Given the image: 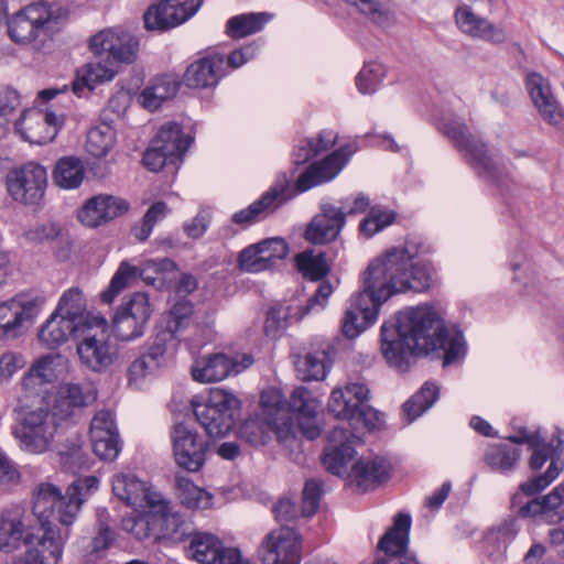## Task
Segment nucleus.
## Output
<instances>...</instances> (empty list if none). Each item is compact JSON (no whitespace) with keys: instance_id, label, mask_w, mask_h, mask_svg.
Returning <instances> with one entry per match:
<instances>
[{"instance_id":"8fccbe9b","label":"nucleus","mask_w":564,"mask_h":564,"mask_svg":"<svg viewBox=\"0 0 564 564\" xmlns=\"http://www.w3.org/2000/svg\"><path fill=\"white\" fill-rule=\"evenodd\" d=\"M138 274L140 275V270L137 267L130 265L128 262H121L109 286L101 293V301L107 304L111 303L120 292L137 279Z\"/></svg>"},{"instance_id":"f257e3e1","label":"nucleus","mask_w":564,"mask_h":564,"mask_svg":"<svg viewBox=\"0 0 564 564\" xmlns=\"http://www.w3.org/2000/svg\"><path fill=\"white\" fill-rule=\"evenodd\" d=\"M410 242L393 247L370 262L364 272V290L352 295L341 319V333L356 338L378 317L379 307L397 293L424 292L433 283L431 268L414 261Z\"/></svg>"},{"instance_id":"bb28decb","label":"nucleus","mask_w":564,"mask_h":564,"mask_svg":"<svg viewBox=\"0 0 564 564\" xmlns=\"http://www.w3.org/2000/svg\"><path fill=\"white\" fill-rule=\"evenodd\" d=\"M344 207L325 203L321 212L308 224L305 238L314 245H323L335 240L346 224Z\"/></svg>"},{"instance_id":"de8ad7c7","label":"nucleus","mask_w":564,"mask_h":564,"mask_svg":"<svg viewBox=\"0 0 564 564\" xmlns=\"http://www.w3.org/2000/svg\"><path fill=\"white\" fill-rule=\"evenodd\" d=\"M440 389L436 384L426 382L421 390L408 400L403 408L410 421L415 420L430 409L438 399Z\"/></svg>"},{"instance_id":"052dcab7","label":"nucleus","mask_w":564,"mask_h":564,"mask_svg":"<svg viewBox=\"0 0 564 564\" xmlns=\"http://www.w3.org/2000/svg\"><path fill=\"white\" fill-rule=\"evenodd\" d=\"M289 402L291 409L302 416H315L319 406V401L304 387L295 388Z\"/></svg>"},{"instance_id":"79ce46f5","label":"nucleus","mask_w":564,"mask_h":564,"mask_svg":"<svg viewBox=\"0 0 564 564\" xmlns=\"http://www.w3.org/2000/svg\"><path fill=\"white\" fill-rule=\"evenodd\" d=\"M85 176L83 162L75 156L61 158L53 171L54 182L57 186L65 189L78 187Z\"/></svg>"},{"instance_id":"9b49d317","label":"nucleus","mask_w":564,"mask_h":564,"mask_svg":"<svg viewBox=\"0 0 564 564\" xmlns=\"http://www.w3.org/2000/svg\"><path fill=\"white\" fill-rule=\"evenodd\" d=\"M173 457L176 465L196 473L203 468L208 453L207 441L186 422L175 423L170 431Z\"/></svg>"},{"instance_id":"a18cd8bd","label":"nucleus","mask_w":564,"mask_h":564,"mask_svg":"<svg viewBox=\"0 0 564 564\" xmlns=\"http://www.w3.org/2000/svg\"><path fill=\"white\" fill-rule=\"evenodd\" d=\"M296 371L304 381L323 380L328 371L327 354L318 350L306 354L295 362Z\"/></svg>"},{"instance_id":"aec40b11","label":"nucleus","mask_w":564,"mask_h":564,"mask_svg":"<svg viewBox=\"0 0 564 564\" xmlns=\"http://www.w3.org/2000/svg\"><path fill=\"white\" fill-rule=\"evenodd\" d=\"M202 3L203 0H161L144 12V26L158 31L174 28L193 17Z\"/></svg>"},{"instance_id":"412c9836","label":"nucleus","mask_w":564,"mask_h":564,"mask_svg":"<svg viewBox=\"0 0 564 564\" xmlns=\"http://www.w3.org/2000/svg\"><path fill=\"white\" fill-rule=\"evenodd\" d=\"M90 50L96 55H106L113 64H129L137 58L138 41L129 32L106 29L90 39Z\"/></svg>"},{"instance_id":"f03ea898","label":"nucleus","mask_w":564,"mask_h":564,"mask_svg":"<svg viewBox=\"0 0 564 564\" xmlns=\"http://www.w3.org/2000/svg\"><path fill=\"white\" fill-rule=\"evenodd\" d=\"M381 352L387 362L404 372L414 355L436 354L447 366L465 352L463 335L449 333L437 311L427 304L399 313L397 325L381 326Z\"/></svg>"},{"instance_id":"72a5a7b5","label":"nucleus","mask_w":564,"mask_h":564,"mask_svg":"<svg viewBox=\"0 0 564 564\" xmlns=\"http://www.w3.org/2000/svg\"><path fill=\"white\" fill-rule=\"evenodd\" d=\"M224 76V58L210 55L192 63L185 74L184 83L191 88H207L216 86Z\"/></svg>"},{"instance_id":"ea45409f","label":"nucleus","mask_w":564,"mask_h":564,"mask_svg":"<svg viewBox=\"0 0 564 564\" xmlns=\"http://www.w3.org/2000/svg\"><path fill=\"white\" fill-rule=\"evenodd\" d=\"M175 481L176 495L183 506L193 510H205L212 507L213 496L208 491L184 476H176Z\"/></svg>"},{"instance_id":"6e6d98bb","label":"nucleus","mask_w":564,"mask_h":564,"mask_svg":"<svg viewBox=\"0 0 564 564\" xmlns=\"http://www.w3.org/2000/svg\"><path fill=\"white\" fill-rule=\"evenodd\" d=\"M176 341L177 338L175 336L161 329L156 333L152 345L144 355L152 361H155L160 368L165 362L166 356L175 350Z\"/></svg>"},{"instance_id":"b1692460","label":"nucleus","mask_w":564,"mask_h":564,"mask_svg":"<svg viewBox=\"0 0 564 564\" xmlns=\"http://www.w3.org/2000/svg\"><path fill=\"white\" fill-rule=\"evenodd\" d=\"M62 124L63 118L53 112L30 109L22 113L14 127L21 137L30 143L44 144L54 140Z\"/></svg>"},{"instance_id":"f8f14e48","label":"nucleus","mask_w":564,"mask_h":564,"mask_svg":"<svg viewBox=\"0 0 564 564\" xmlns=\"http://www.w3.org/2000/svg\"><path fill=\"white\" fill-rule=\"evenodd\" d=\"M189 135H184L177 123H166L161 127L151 147L143 155L144 165L153 171H160L164 165L175 164L181 160L191 145Z\"/></svg>"},{"instance_id":"0e129e2a","label":"nucleus","mask_w":564,"mask_h":564,"mask_svg":"<svg viewBox=\"0 0 564 564\" xmlns=\"http://www.w3.org/2000/svg\"><path fill=\"white\" fill-rule=\"evenodd\" d=\"M100 438L101 440L97 442L95 437H90L94 453L100 459L109 462L115 460L121 451L119 433H108V435H102Z\"/></svg>"},{"instance_id":"1a4fd4ad","label":"nucleus","mask_w":564,"mask_h":564,"mask_svg":"<svg viewBox=\"0 0 564 564\" xmlns=\"http://www.w3.org/2000/svg\"><path fill=\"white\" fill-rule=\"evenodd\" d=\"M45 304V297L32 293H18L0 302V339L12 340L22 336L34 323Z\"/></svg>"},{"instance_id":"774afa93","label":"nucleus","mask_w":564,"mask_h":564,"mask_svg":"<svg viewBox=\"0 0 564 564\" xmlns=\"http://www.w3.org/2000/svg\"><path fill=\"white\" fill-rule=\"evenodd\" d=\"M62 228L56 223L36 224L24 230L23 237L32 243H44L56 239Z\"/></svg>"},{"instance_id":"c03bdc74","label":"nucleus","mask_w":564,"mask_h":564,"mask_svg":"<svg viewBox=\"0 0 564 564\" xmlns=\"http://www.w3.org/2000/svg\"><path fill=\"white\" fill-rule=\"evenodd\" d=\"M267 13H245L230 18L226 24V33L231 39H243L263 29L269 21Z\"/></svg>"},{"instance_id":"e2e57ef3","label":"nucleus","mask_w":564,"mask_h":564,"mask_svg":"<svg viewBox=\"0 0 564 564\" xmlns=\"http://www.w3.org/2000/svg\"><path fill=\"white\" fill-rule=\"evenodd\" d=\"M265 265L271 269L278 260L286 258L289 247L282 238H269L257 243Z\"/></svg>"},{"instance_id":"09e8293b","label":"nucleus","mask_w":564,"mask_h":564,"mask_svg":"<svg viewBox=\"0 0 564 564\" xmlns=\"http://www.w3.org/2000/svg\"><path fill=\"white\" fill-rule=\"evenodd\" d=\"M115 141L116 134L111 127H95L87 134L86 150L96 158H102L112 149Z\"/></svg>"},{"instance_id":"3c124183","label":"nucleus","mask_w":564,"mask_h":564,"mask_svg":"<svg viewBox=\"0 0 564 564\" xmlns=\"http://www.w3.org/2000/svg\"><path fill=\"white\" fill-rule=\"evenodd\" d=\"M19 106V93L9 86H0V139L9 132L12 117Z\"/></svg>"},{"instance_id":"864d4df0","label":"nucleus","mask_w":564,"mask_h":564,"mask_svg":"<svg viewBox=\"0 0 564 564\" xmlns=\"http://www.w3.org/2000/svg\"><path fill=\"white\" fill-rule=\"evenodd\" d=\"M269 421L257 415L240 426V438L253 446L264 445L269 438Z\"/></svg>"},{"instance_id":"0eeeda50","label":"nucleus","mask_w":564,"mask_h":564,"mask_svg":"<svg viewBox=\"0 0 564 564\" xmlns=\"http://www.w3.org/2000/svg\"><path fill=\"white\" fill-rule=\"evenodd\" d=\"M54 497L47 495L35 496L32 494V513L37 520L43 534L34 547H39L44 556V564L52 562L58 564L65 542L69 536V527L58 528L54 520L59 523V509L54 507Z\"/></svg>"},{"instance_id":"6e6552de","label":"nucleus","mask_w":564,"mask_h":564,"mask_svg":"<svg viewBox=\"0 0 564 564\" xmlns=\"http://www.w3.org/2000/svg\"><path fill=\"white\" fill-rule=\"evenodd\" d=\"M239 400L230 392L221 389L210 391L206 401L193 403V412L209 437H224L235 424V411Z\"/></svg>"},{"instance_id":"f704fd0d","label":"nucleus","mask_w":564,"mask_h":564,"mask_svg":"<svg viewBox=\"0 0 564 564\" xmlns=\"http://www.w3.org/2000/svg\"><path fill=\"white\" fill-rule=\"evenodd\" d=\"M79 334H85V330L53 312L41 326L37 338L43 346L54 349L65 344L70 336L78 337Z\"/></svg>"},{"instance_id":"9d476101","label":"nucleus","mask_w":564,"mask_h":564,"mask_svg":"<svg viewBox=\"0 0 564 564\" xmlns=\"http://www.w3.org/2000/svg\"><path fill=\"white\" fill-rule=\"evenodd\" d=\"M99 486V480L95 476H86L75 480L65 491L48 481L37 484L32 494L35 496L47 495L54 497V507L59 509L58 518L61 527H72L78 518L83 503L87 499V495L96 490Z\"/></svg>"},{"instance_id":"7ed1b4c3","label":"nucleus","mask_w":564,"mask_h":564,"mask_svg":"<svg viewBox=\"0 0 564 564\" xmlns=\"http://www.w3.org/2000/svg\"><path fill=\"white\" fill-rule=\"evenodd\" d=\"M358 442L359 437L349 430L334 427L327 435V446L322 462L330 474L347 476L351 484L367 491L389 478L391 464L382 456H373L358 459L348 470V465L356 454L354 446Z\"/></svg>"},{"instance_id":"a19ab883","label":"nucleus","mask_w":564,"mask_h":564,"mask_svg":"<svg viewBox=\"0 0 564 564\" xmlns=\"http://www.w3.org/2000/svg\"><path fill=\"white\" fill-rule=\"evenodd\" d=\"M521 457V451L509 444H492L485 452V463L495 471L509 473L514 469Z\"/></svg>"},{"instance_id":"13d9d810","label":"nucleus","mask_w":564,"mask_h":564,"mask_svg":"<svg viewBox=\"0 0 564 564\" xmlns=\"http://www.w3.org/2000/svg\"><path fill=\"white\" fill-rule=\"evenodd\" d=\"M170 213V208L164 202H156L147 210L143 216L141 227L133 229V235L139 241L149 238L156 223L164 219Z\"/></svg>"},{"instance_id":"a211bd4d","label":"nucleus","mask_w":564,"mask_h":564,"mask_svg":"<svg viewBox=\"0 0 564 564\" xmlns=\"http://www.w3.org/2000/svg\"><path fill=\"white\" fill-rule=\"evenodd\" d=\"M291 181L285 174L280 175L275 183L256 202L247 208L232 215L231 220L241 226L257 223L274 213L284 203L294 196Z\"/></svg>"},{"instance_id":"f3484780","label":"nucleus","mask_w":564,"mask_h":564,"mask_svg":"<svg viewBox=\"0 0 564 564\" xmlns=\"http://www.w3.org/2000/svg\"><path fill=\"white\" fill-rule=\"evenodd\" d=\"M258 553L263 564H299V534L293 528L281 525L264 536Z\"/></svg>"},{"instance_id":"423d86ee","label":"nucleus","mask_w":564,"mask_h":564,"mask_svg":"<svg viewBox=\"0 0 564 564\" xmlns=\"http://www.w3.org/2000/svg\"><path fill=\"white\" fill-rule=\"evenodd\" d=\"M11 433L22 452L40 455L51 449L57 432V417L47 409H15Z\"/></svg>"},{"instance_id":"bf43d9fd","label":"nucleus","mask_w":564,"mask_h":564,"mask_svg":"<svg viewBox=\"0 0 564 564\" xmlns=\"http://www.w3.org/2000/svg\"><path fill=\"white\" fill-rule=\"evenodd\" d=\"M513 443H527L533 449L532 456L530 458V467L532 469H540L544 463L552 457L551 446L547 444H543L538 435H523V436H514L511 437Z\"/></svg>"},{"instance_id":"2eb2a0df","label":"nucleus","mask_w":564,"mask_h":564,"mask_svg":"<svg viewBox=\"0 0 564 564\" xmlns=\"http://www.w3.org/2000/svg\"><path fill=\"white\" fill-rule=\"evenodd\" d=\"M105 328L106 323L86 328L85 334H79L83 338L76 346L82 365L94 372L107 370L117 358V350L109 341Z\"/></svg>"},{"instance_id":"473e14b6","label":"nucleus","mask_w":564,"mask_h":564,"mask_svg":"<svg viewBox=\"0 0 564 564\" xmlns=\"http://www.w3.org/2000/svg\"><path fill=\"white\" fill-rule=\"evenodd\" d=\"M96 399L97 390L91 383H65L59 388L54 415L59 420H66L75 410L90 405Z\"/></svg>"},{"instance_id":"2f4dec72","label":"nucleus","mask_w":564,"mask_h":564,"mask_svg":"<svg viewBox=\"0 0 564 564\" xmlns=\"http://www.w3.org/2000/svg\"><path fill=\"white\" fill-rule=\"evenodd\" d=\"M54 313L69 319L85 332L86 328L90 329V326H102L105 324L104 317L91 316L87 312L86 299L78 288L64 291Z\"/></svg>"},{"instance_id":"4468645a","label":"nucleus","mask_w":564,"mask_h":564,"mask_svg":"<svg viewBox=\"0 0 564 564\" xmlns=\"http://www.w3.org/2000/svg\"><path fill=\"white\" fill-rule=\"evenodd\" d=\"M46 185V169L35 162L24 164L7 177L10 196L24 205H39L44 197Z\"/></svg>"},{"instance_id":"69168bd1","label":"nucleus","mask_w":564,"mask_h":564,"mask_svg":"<svg viewBox=\"0 0 564 564\" xmlns=\"http://www.w3.org/2000/svg\"><path fill=\"white\" fill-rule=\"evenodd\" d=\"M64 357L61 354H48L42 356L31 366V370L47 383L53 382L57 377V366L62 364Z\"/></svg>"},{"instance_id":"37998d69","label":"nucleus","mask_w":564,"mask_h":564,"mask_svg":"<svg viewBox=\"0 0 564 564\" xmlns=\"http://www.w3.org/2000/svg\"><path fill=\"white\" fill-rule=\"evenodd\" d=\"M352 6L371 23L387 28L394 22V14L388 0H344Z\"/></svg>"},{"instance_id":"ddd939ff","label":"nucleus","mask_w":564,"mask_h":564,"mask_svg":"<svg viewBox=\"0 0 564 564\" xmlns=\"http://www.w3.org/2000/svg\"><path fill=\"white\" fill-rule=\"evenodd\" d=\"M152 315V306L148 294L133 293L120 305L112 319V328L120 340H132L144 334L145 326Z\"/></svg>"},{"instance_id":"c85d7f7f","label":"nucleus","mask_w":564,"mask_h":564,"mask_svg":"<svg viewBox=\"0 0 564 564\" xmlns=\"http://www.w3.org/2000/svg\"><path fill=\"white\" fill-rule=\"evenodd\" d=\"M26 511L21 505H9L0 510V551L11 553L22 543H29L25 536Z\"/></svg>"},{"instance_id":"49530a36","label":"nucleus","mask_w":564,"mask_h":564,"mask_svg":"<svg viewBox=\"0 0 564 564\" xmlns=\"http://www.w3.org/2000/svg\"><path fill=\"white\" fill-rule=\"evenodd\" d=\"M299 271L311 280H322L327 275L330 265L326 260L325 253H315L313 250H306L295 257Z\"/></svg>"},{"instance_id":"4be33fe9","label":"nucleus","mask_w":564,"mask_h":564,"mask_svg":"<svg viewBox=\"0 0 564 564\" xmlns=\"http://www.w3.org/2000/svg\"><path fill=\"white\" fill-rule=\"evenodd\" d=\"M455 23L465 35L490 44H502L508 34L503 25L477 14L470 4L462 3L454 12Z\"/></svg>"},{"instance_id":"c9c22d12","label":"nucleus","mask_w":564,"mask_h":564,"mask_svg":"<svg viewBox=\"0 0 564 564\" xmlns=\"http://www.w3.org/2000/svg\"><path fill=\"white\" fill-rule=\"evenodd\" d=\"M181 82L176 75L155 77L139 96L140 104L151 111L156 110L163 101L174 97Z\"/></svg>"},{"instance_id":"5fc2aeb1","label":"nucleus","mask_w":564,"mask_h":564,"mask_svg":"<svg viewBox=\"0 0 564 564\" xmlns=\"http://www.w3.org/2000/svg\"><path fill=\"white\" fill-rule=\"evenodd\" d=\"M394 220L395 214L393 212L381 209L379 207H372L360 223L359 229L361 234L370 238L386 227L393 224Z\"/></svg>"},{"instance_id":"39448f33","label":"nucleus","mask_w":564,"mask_h":564,"mask_svg":"<svg viewBox=\"0 0 564 564\" xmlns=\"http://www.w3.org/2000/svg\"><path fill=\"white\" fill-rule=\"evenodd\" d=\"M440 130L463 152L471 167L482 177L501 183L507 173L505 167L490 153L480 138L457 118H444Z\"/></svg>"},{"instance_id":"e433bc0d","label":"nucleus","mask_w":564,"mask_h":564,"mask_svg":"<svg viewBox=\"0 0 564 564\" xmlns=\"http://www.w3.org/2000/svg\"><path fill=\"white\" fill-rule=\"evenodd\" d=\"M106 62V65L100 62L89 64L82 70V74L73 83L72 89L75 95L80 97L85 89L91 90L94 85L108 82L115 77L118 72L116 64L108 58Z\"/></svg>"},{"instance_id":"603ef678","label":"nucleus","mask_w":564,"mask_h":564,"mask_svg":"<svg viewBox=\"0 0 564 564\" xmlns=\"http://www.w3.org/2000/svg\"><path fill=\"white\" fill-rule=\"evenodd\" d=\"M193 304L186 299L176 301L170 310L164 330L177 338V334L187 327L193 314Z\"/></svg>"},{"instance_id":"dca6fc26","label":"nucleus","mask_w":564,"mask_h":564,"mask_svg":"<svg viewBox=\"0 0 564 564\" xmlns=\"http://www.w3.org/2000/svg\"><path fill=\"white\" fill-rule=\"evenodd\" d=\"M187 553L199 564H251L239 549L226 547L217 535L204 531L189 535Z\"/></svg>"},{"instance_id":"7c9ffc66","label":"nucleus","mask_w":564,"mask_h":564,"mask_svg":"<svg viewBox=\"0 0 564 564\" xmlns=\"http://www.w3.org/2000/svg\"><path fill=\"white\" fill-rule=\"evenodd\" d=\"M411 517L399 513L393 525L381 538L378 547L386 555L398 558V564H420L415 556L408 553Z\"/></svg>"},{"instance_id":"5701e85b","label":"nucleus","mask_w":564,"mask_h":564,"mask_svg":"<svg viewBox=\"0 0 564 564\" xmlns=\"http://www.w3.org/2000/svg\"><path fill=\"white\" fill-rule=\"evenodd\" d=\"M525 87L541 118L549 124L556 126L564 119V109L556 99L547 78L536 72L527 74Z\"/></svg>"},{"instance_id":"cd10ccee","label":"nucleus","mask_w":564,"mask_h":564,"mask_svg":"<svg viewBox=\"0 0 564 564\" xmlns=\"http://www.w3.org/2000/svg\"><path fill=\"white\" fill-rule=\"evenodd\" d=\"M370 390L364 382H349L344 388H335L328 400V410L337 419L349 422L356 420L362 404L368 401Z\"/></svg>"},{"instance_id":"20e7f679","label":"nucleus","mask_w":564,"mask_h":564,"mask_svg":"<svg viewBox=\"0 0 564 564\" xmlns=\"http://www.w3.org/2000/svg\"><path fill=\"white\" fill-rule=\"evenodd\" d=\"M68 20V11L47 1L31 3L8 21L10 39L20 45L43 46Z\"/></svg>"},{"instance_id":"6ab92c4d","label":"nucleus","mask_w":564,"mask_h":564,"mask_svg":"<svg viewBox=\"0 0 564 564\" xmlns=\"http://www.w3.org/2000/svg\"><path fill=\"white\" fill-rule=\"evenodd\" d=\"M253 362L249 355L231 357L223 352L212 354L196 359L191 368L192 377L202 383L217 382L230 375H237Z\"/></svg>"},{"instance_id":"680f3d73","label":"nucleus","mask_w":564,"mask_h":564,"mask_svg":"<svg viewBox=\"0 0 564 564\" xmlns=\"http://www.w3.org/2000/svg\"><path fill=\"white\" fill-rule=\"evenodd\" d=\"M562 469V460L551 459L550 466L544 475H540L530 481L521 484L520 488L525 495L533 496L546 488L560 475Z\"/></svg>"},{"instance_id":"c756f323","label":"nucleus","mask_w":564,"mask_h":564,"mask_svg":"<svg viewBox=\"0 0 564 564\" xmlns=\"http://www.w3.org/2000/svg\"><path fill=\"white\" fill-rule=\"evenodd\" d=\"M129 205L126 200L110 196L98 195L88 199L78 212V219L87 227H98L126 213Z\"/></svg>"},{"instance_id":"393cba45","label":"nucleus","mask_w":564,"mask_h":564,"mask_svg":"<svg viewBox=\"0 0 564 564\" xmlns=\"http://www.w3.org/2000/svg\"><path fill=\"white\" fill-rule=\"evenodd\" d=\"M357 151L356 144H346L321 162L312 164L297 180L296 191L305 192L316 185L333 180Z\"/></svg>"},{"instance_id":"4c0bfd02","label":"nucleus","mask_w":564,"mask_h":564,"mask_svg":"<svg viewBox=\"0 0 564 564\" xmlns=\"http://www.w3.org/2000/svg\"><path fill=\"white\" fill-rule=\"evenodd\" d=\"M121 528L124 532L139 541L150 538L158 539V514L155 513V509L130 513L122 519Z\"/></svg>"},{"instance_id":"a878e982","label":"nucleus","mask_w":564,"mask_h":564,"mask_svg":"<svg viewBox=\"0 0 564 564\" xmlns=\"http://www.w3.org/2000/svg\"><path fill=\"white\" fill-rule=\"evenodd\" d=\"M113 495L128 507H148L159 502L161 494L152 486L129 473H119L112 477Z\"/></svg>"},{"instance_id":"58836bf2","label":"nucleus","mask_w":564,"mask_h":564,"mask_svg":"<svg viewBox=\"0 0 564 564\" xmlns=\"http://www.w3.org/2000/svg\"><path fill=\"white\" fill-rule=\"evenodd\" d=\"M150 509H155L158 514V538L180 539L185 534V521L178 513L171 512L169 502L162 495L159 502Z\"/></svg>"},{"instance_id":"338daca9","label":"nucleus","mask_w":564,"mask_h":564,"mask_svg":"<svg viewBox=\"0 0 564 564\" xmlns=\"http://www.w3.org/2000/svg\"><path fill=\"white\" fill-rule=\"evenodd\" d=\"M261 414L265 421H270L288 413L282 406V395L278 390L269 389L261 393Z\"/></svg>"},{"instance_id":"4d7b16f0","label":"nucleus","mask_w":564,"mask_h":564,"mask_svg":"<svg viewBox=\"0 0 564 564\" xmlns=\"http://www.w3.org/2000/svg\"><path fill=\"white\" fill-rule=\"evenodd\" d=\"M384 75L386 69L383 65L375 62L367 63L358 73L356 85L360 93L371 94L377 89Z\"/></svg>"}]
</instances>
